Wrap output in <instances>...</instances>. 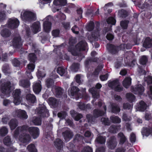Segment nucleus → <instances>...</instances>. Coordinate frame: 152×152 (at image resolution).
I'll list each match as a JSON object with an SVG mask.
<instances>
[{
    "mask_svg": "<svg viewBox=\"0 0 152 152\" xmlns=\"http://www.w3.org/2000/svg\"><path fill=\"white\" fill-rule=\"evenodd\" d=\"M120 129L119 126H112L110 127L109 129L110 132L113 133H116Z\"/></svg>",
    "mask_w": 152,
    "mask_h": 152,
    "instance_id": "obj_42",
    "label": "nucleus"
},
{
    "mask_svg": "<svg viewBox=\"0 0 152 152\" xmlns=\"http://www.w3.org/2000/svg\"><path fill=\"white\" fill-rule=\"evenodd\" d=\"M110 119L111 121L115 123H120L121 122V120L118 117L113 116L110 117Z\"/></svg>",
    "mask_w": 152,
    "mask_h": 152,
    "instance_id": "obj_41",
    "label": "nucleus"
},
{
    "mask_svg": "<svg viewBox=\"0 0 152 152\" xmlns=\"http://www.w3.org/2000/svg\"><path fill=\"white\" fill-rule=\"evenodd\" d=\"M105 137L98 135L96 140L98 143L104 144L105 142Z\"/></svg>",
    "mask_w": 152,
    "mask_h": 152,
    "instance_id": "obj_33",
    "label": "nucleus"
},
{
    "mask_svg": "<svg viewBox=\"0 0 152 152\" xmlns=\"http://www.w3.org/2000/svg\"><path fill=\"white\" fill-rule=\"evenodd\" d=\"M28 128V126L27 125H23L18 127L15 131L14 134L15 137H17L19 134L22 133L23 131L26 130Z\"/></svg>",
    "mask_w": 152,
    "mask_h": 152,
    "instance_id": "obj_18",
    "label": "nucleus"
},
{
    "mask_svg": "<svg viewBox=\"0 0 152 152\" xmlns=\"http://www.w3.org/2000/svg\"><path fill=\"white\" fill-rule=\"evenodd\" d=\"M118 137L120 138L119 144L123 145L126 140V139L122 133H120L118 134Z\"/></svg>",
    "mask_w": 152,
    "mask_h": 152,
    "instance_id": "obj_30",
    "label": "nucleus"
},
{
    "mask_svg": "<svg viewBox=\"0 0 152 152\" xmlns=\"http://www.w3.org/2000/svg\"><path fill=\"white\" fill-rule=\"evenodd\" d=\"M51 18L50 16L46 17L44 19L43 28L45 31L48 32L50 31L51 26V23L50 22Z\"/></svg>",
    "mask_w": 152,
    "mask_h": 152,
    "instance_id": "obj_5",
    "label": "nucleus"
},
{
    "mask_svg": "<svg viewBox=\"0 0 152 152\" xmlns=\"http://www.w3.org/2000/svg\"><path fill=\"white\" fill-rule=\"evenodd\" d=\"M29 133L33 136L34 138H36L39 135V129L36 127H30L28 129Z\"/></svg>",
    "mask_w": 152,
    "mask_h": 152,
    "instance_id": "obj_10",
    "label": "nucleus"
},
{
    "mask_svg": "<svg viewBox=\"0 0 152 152\" xmlns=\"http://www.w3.org/2000/svg\"><path fill=\"white\" fill-rule=\"evenodd\" d=\"M0 34L2 37L7 38L9 37L11 34L10 31L8 29L4 28L1 31Z\"/></svg>",
    "mask_w": 152,
    "mask_h": 152,
    "instance_id": "obj_22",
    "label": "nucleus"
},
{
    "mask_svg": "<svg viewBox=\"0 0 152 152\" xmlns=\"http://www.w3.org/2000/svg\"><path fill=\"white\" fill-rule=\"evenodd\" d=\"M19 24V22L18 19L16 18L9 19L8 23L9 27L13 29L17 28Z\"/></svg>",
    "mask_w": 152,
    "mask_h": 152,
    "instance_id": "obj_7",
    "label": "nucleus"
},
{
    "mask_svg": "<svg viewBox=\"0 0 152 152\" xmlns=\"http://www.w3.org/2000/svg\"><path fill=\"white\" fill-rule=\"evenodd\" d=\"M52 91L54 93L56 96L59 98L63 93V90L61 88L53 86L52 87Z\"/></svg>",
    "mask_w": 152,
    "mask_h": 152,
    "instance_id": "obj_9",
    "label": "nucleus"
},
{
    "mask_svg": "<svg viewBox=\"0 0 152 152\" xmlns=\"http://www.w3.org/2000/svg\"><path fill=\"white\" fill-rule=\"evenodd\" d=\"M139 61L140 63L142 65L146 64L148 61V58L145 56H143L141 57Z\"/></svg>",
    "mask_w": 152,
    "mask_h": 152,
    "instance_id": "obj_39",
    "label": "nucleus"
},
{
    "mask_svg": "<svg viewBox=\"0 0 152 152\" xmlns=\"http://www.w3.org/2000/svg\"><path fill=\"white\" fill-rule=\"evenodd\" d=\"M131 78L127 77L125 78L123 82V86L126 88H127L131 85Z\"/></svg>",
    "mask_w": 152,
    "mask_h": 152,
    "instance_id": "obj_25",
    "label": "nucleus"
},
{
    "mask_svg": "<svg viewBox=\"0 0 152 152\" xmlns=\"http://www.w3.org/2000/svg\"><path fill=\"white\" fill-rule=\"evenodd\" d=\"M18 121L15 119L11 120L9 123V125L11 130H13L18 125Z\"/></svg>",
    "mask_w": 152,
    "mask_h": 152,
    "instance_id": "obj_28",
    "label": "nucleus"
},
{
    "mask_svg": "<svg viewBox=\"0 0 152 152\" xmlns=\"http://www.w3.org/2000/svg\"><path fill=\"white\" fill-rule=\"evenodd\" d=\"M94 24L93 22L90 23L87 26L86 29L89 31H91L94 28Z\"/></svg>",
    "mask_w": 152,
    "mask_h": 152,
    "instance_id": "obj_55",
    "label": "nucleus"
},
{
    "mask_svg": "<svg viewBox=\"0 0 152 152\" xmlns=\"http://www.w3.org/2000/svg\"><path fill=\"white\" fill-rule=\"evenodd\" d=\"M6 15L4 12H0V22L2 21L5 19Z\"/></svg>",
    "mask_w": 152,
    "mask_h": 152,
    "instance_id": "obj_61",
    "label": "nucleus"
},
{
    "mask_svg": "<svg viewBox=\"0 0 152 152\" xmlns=\"http://www.w3.org/2000/svg\"><path fill=\"white\" fill-rule=\"evenodd\" d=\"M126 96L128 100L130 102L133 101L135 99L134 95L131 93H127Z\"/></svg>",
    "mask_w": 152,
    "mask_h": 152,
    "instance_id": "obj_47",
    "label": "nucleus"
},
{
    "mask_svg": "<svg viewBox=\"0 0 152 152\" xmlns=\"http://www.w3.org/2000/svg\"><path fill=\"white\" fill-rule=\"evenodd\" d=\"M32 31L34 34H36L40 30V24L37 22L33 24L31 27Z\"/></svg>",
    "mask_w": 152,
    "mask_h": 152,
    "instance_id": "obj_15",
    "label": "nucleus"
},
{
    "mask_svg": "<svg viewBox=\"0 0 152 152\" xmlns=\"http://www.w3.org/2000/svg\"><path fill=\"white\" fill-rule=\"evenodd\" d=\"M130 140L132 142H134L136 140V137L135 134L133 133L131 134L130 136Z\"/></svg>",
    "mask_w": 152,
    "mask_h": 152,
    "instance_id": "obj_64",
    "label": "nucleus"
},
{
    "mask_svg": "<svg viewBox=\"0 0 152 152\" xmlns=\"http://www.w3.org/2000/svg\"><path fill=\"white\" fill-rule=\"evenodd\" d=\"M144 91V88L141 85H136L134 88L132 92L135 94H142Z\"/></svg>",
    "mask_w": 152,
    "mask_h": 152,
    "instance_id": "obj_12",
    "label": "nucleus"
},
{
    "mask_svg": "<svg viewBox=\"0 0 152 152\" xmlns=\"http://www.w3.org/2000/svg\"><path fill=\"white\" fill-rule=\"evenodd\" d=\"M87 44L85 41L79 42L75 46V48L72 49L70 48H69V51L74 56H77L80 51L84 50L86 49Z\"/></svg>",
    "mask_w": 152,
    "mask_h": 152,
    "instance_id": "obj_2",
    "label": "nucleus"
},
{
    "mask_svg": "<svg viewBox=\"0 0 152 152\" xmlns=\"http://www.w3.org/2000/svg\"><path fill=\"white\" fill-rule=\"evenodd\" d=\"M117 144L115 137L114 136L112 137L109 139L107 142L109 148L111 149H114L115 148Z\"/></svg>",
    "mask_w": 152,
    "mask_h": 152,
    "instance_id": "obj_11",
    "label": "nucleus"
},
{
    "mask_svg": "<svg viewBox=\"0 0 152 152\" xmlns=\"http://www.w3.org/2000/svg\"><path fill=\"white\" fill-rule=\"evenodd\" d=\"M66 0H54L53 3L56 5H64L66 4Z\"/></svg>",
    "mask_w": 152,
    "mask_h": 152,
    "instance_id": "obj_40",
    "label": "nucleus"
},
{
    "mask_svg": "<svg viewBox=\"0 0 152 152\" xmlns=\"http://www.w3.org/2000/svg\"><path fill=\"white\" fill-rule=\"evenodd\" d=\"M41 82L39 81L37 82L34 83L33 85V90L36 94H39L42 89Z\"/></svg>",
    "mask_w": 152,
    "mask_h": 152,
    "instance_id": "obj_19",
    "label": "nucleus"
},
{
    "mask_svg": "<svg viewBox=\"0 0 152 152\" xmlns=\"http://www.w3.org/2000/svg\"><path fill=\"white\" fill-rule=\"evenodd\" d=\"M21 18L25 21H30L36 19L35 14L31 12L24 11L21 13Z\"/></svg>",
    "mask_w": 152,
    "mask_h": 152,
    "instance_id": "obj_3",
    "label": "nucleus"
},
{
    "mask_svg": "<svg viewBox=\"0 0 152 152\" xmlns=\"http://www.w3.org/2000/svg\"><path fill=\"white\" fill-rule=\"evenodd\" d=\"M107 48L112 54H116L119 50L118 47L117 46L108 44L107 45Z\"/></svg>",
    "mask_w": 152,
    "mask_h": 152,
    "instance_id": "obj_16",
    "label": "nucleus"
},
{
    "mask_svg": "<svg viewBox=\"0 0 152 152\" xmlns=\"http://www.w3.org/2000/svg\"><path fill=\"white\" fill-rule=\"evenodd\" d=\"M146 104L142 101H141L136 106V110L140 111H144L146 110Z\"/></svg>",
    "mask_w": 152,
    "mask_h": 152,
    "instance_id": "obj_13",
    "label": "nucleus"
},
{
    "mask_svg": "<svg viewBox=\"0 0 152 152\" xmlns=\"http://www.w3.org/2000/svg\"><path fill=\"white\" fill-rule=\"evenodd\" d=\"M112 112L115 113L119 112L120 111V109L118 105L115 104H113L112 105Z\"/></svg>",
    "mask_w": 152,
    "mask_h": 152,
    "instance_id": "obj_34",
    "label": "nucleus"
},
{
    "mask_svg": "<svg viewBox=\"0 0 152 152\" xmlns=\"http://www.w3.org/2000/svg\"><path fill=\"white\" fill-rule=\"evenodd\" d=\"M57 73L61 76H63L66 72V69L62 66L58 67L56 70Z\"/></svg>",
    "mask_w": 152,
    "mask_h": 152,
    "instance_id": "obj_35",
    "label": "nucleus"
},
{
    "mask_svg": "<svg viewBox=\"0 0 152 152\" xmlns=\"http://www.w3.org/2000/svg\"><path fill=\"white\" fill-rule=\"evenodd\" d=\"M103 107L105 110V112L98 110H94V115L95 117H98L99 116L103 115L105 113L106 110V107L104 105Z\"/></svg>",
    "mask_w": 152,
    "mask_h": 152,
    "instance_id": "obj_23",
    "label": "nucleus"
},
{
    "mask_svg": "<svg viewBox=\"0 0 152 152\" xmlns=\"http://www.w3.org/2000/svg\"><path fill=\"white\" fill-rule=\"evenodd\" d=\"M52 34L53 36L54 37H57L59 36V31L58 30H55L52 31Z\"/></svg>",
    "mask_w": 152,
    "mask_h": 152,
    "instance_id": "obj_60",
    "label": "nucleus"
},
{
    "mask_svg": "<svg viewBox=\"0 0 152 152\" xmlns=\"http://www.w3.org/2000/svg\"><path fill=\"white\" fill-rule=\"evenodd\" d=\"M13 45L16 48H19L22 45V41L21 38L19 36L15 37L13 39Z\"/></svg>",
    "mask_w": 152,
    "mask_h": 152,
    "instance_id": "obj_14",
    "label": "nucleus"
},
{
    "mask_svg": "<svg viewBox=\"0 0 152 152\" xmlns=\"http://www.w3.org/2000/svg\"><path fill=\"white\" fill-rule=\"evenodd\" d=\"M82 152H92L91 148L89 146L84 147L82 151Z\"/></svg>",
    "mask_w": 152,
    "mask_h": 152,
    "instance_id": "obj_62",
    "label": "nucleus"
},
{
    "mask_svg": "<svg viewBox=\"0 0 152 152\" xmlns=\"http://www.w3.org/2000/svg\"><path fill=\"white\" fill-rule=\"evenodd\" d=\"M54 82L53 80L50 79H48L46 81V84L47 87L48 88H50L52 86Z\"/></svg>",
    "mask_w": 152,
    "mask_h": 152,
    "instance_id": "obj_50",
    "label": "nucleus"
},
{
    "mask_svg": "<svg viewBox=\"0 0 152 152\" xmlns=\"http://www.w3.org/2000/svg\"><path fill=\"white\" fill-rule=\"evenodd\" d=\"M108 86L114 89L116 91H120L122 89V88L120 85L119 83L118 80H114L110 82L108 84Z\"/></svg>",
    "mask_w": 152,
    "mask_h": 152,
    "instance_id": "obj_4",
    "label": "nucleus"
},
{
    "mask_svg": "<svg viewBox=\"0 0 152 152\" xmlns=\"http://www.w3.org/2000/svg\"><path fill=\"white\" fill-rule=\"evenodd\" d=\"M12 63L14 66H19L20 64V62L18 59L15 58L12 61Z\"/></svg>",
    "mask_w": 152,
    "mask_h": 152,
    "instance_id": "obj_57",
    "label": "nucleus"
},
{
    "mask_svg": "<svg viewBox=\"0 0 152 152\" xmlns=\"http://www.w3.org/2000/svg\"><path fill=\"white\" fill-rule=\"evenodd\" d=\"M16 115L19 117L24 119H26L28 118V115L26 112L25 110H21L16 111Z\"/></svg>",
    "mask_w": 152,
    "mask_h": 152,
    "instance_id": "obj_17",
    "label": "nucleus"
},
{
    "mask_svg": "<svg viewBox=\"0 0 152 152\" xmlns=\"http://www.w3.org/2000/svg\"><path fill=\"white\" fill-rule=\"evenodd\" d=\"M8 132V130L5 127L3 126L0 129V135L1 136H4Z\"/></svg>",
    "mask_w": 152,
    "mask_h": 152,
    "instance_id": "obj_37",
    "label": "nucleus"
},
{
    "mask_svg": "<svg viewBox=\"0 0 152 152\" xmlns=\"http://www.w3.org/2000/svg\"><path fill=\"white\" fill-rule=\"evenodd\" d=\"M72 30L73 33L75 34H78L79 33V28L76 25H75L72 28Z\"/></svg>",
    "mask_w": 152,
    "mask_h": 152,
    "instance_id": "obj_63",
    "label": "nucleus"
},
{
    "mask_svg": "<svg viewBox=\"0 0 152 152\" xmlns=\"http://www.w3.org/2000/svg\"><path fill=\"white\" fill-rule=\"evenodd\" d=\"M3 142L4 144L8 146L11 145V142L9 136H7L4 139Z\"/></svg>",
    "mask_w": 152,
    "mask_h": 152,
    "instance_id": "obj_49",
    "label": "nucleus"
},
{
    "mask_svg": "<svg viewBox=\"0 0 152 152\" xmlns=\"http://www.w3.org/2000/svg\"><path fill=\"white\" fill-rule=\"evenodd\" d=\"M144 47L146 48H149L152 46V39L147 37L146 38L143 44Z\"/></svg>",
    "mask_w": 152,
    "mask_h": 152,
    "instance_id": "obj_24",
    "label": "nucleus"
},
{
    "mask_svg": "<svg viewBox=\"0 0 152 152\" xmlns=\"http://www.w3.org/2000/svg\"><path fill=\"white\" fill-rule=\"evenodd\" d=\"M63 134L66 142L69 141L73 136L72 132L70 130H66L63 133Z\"/></svg>",
    "mask_w": 152,
    "mask_h": 152,
    "instance_id": "obj_20",
    "label": "nucleus"
},
{
    "mask_svg": "<svg viewBox=\"0 0 152 152\" xmlns=\"http://www.w3.org/2000/svg\"><path fill=\"white\" fill-rule=\"evenodd\" d=\"M152 132L149 128H144L142 131V133L143 136H148L151 134H152Z\"/></svg>",
    "mask_w": 152,
    "mask_h": 152,
    "instance_id": "obj_38",
    "label": "nucleus"
},
{
    "mask_svg": "<svg viewBox=\"0 0 152 152\" xmlns=\"http://www.w3.org/2000/svg\"><path fill=\"white\" fill-rule=\"evenodd\" d=\"M0 91L3 95L9 96L11 91V83L4 80H1Z\"/></svg>",
    "mask_w": 152,
    "mask_h": 152,
    "instance_id": "obj_1",
    "label": "nucleus"
},
{
    "mask_svg": "<svg viewBox=\"0 0 152 152\" xmlns=\"http://www.w3.org/2000/svg\"><path fill=\"white\" fill-rule=\"evenodd\" d=\"M14 99L13 102L15 105H18L20 103L21 101L20 97L14 98Z\"/></svg>",
    "mask_w": 152,
    "mask_h": 152,
    "instance_id": "obj_59",
    "label": "nucleus"
},
{
    "mask_svg": "<svg viewBox=\"0 0 152 152\" xmlns=\"http://www.w3.org/2000/svg\"><path fill=\"white\" fill-rule=\"evenodd\" d=\"M28 58L31 62L34 63L37 59V57L34 53H31L28 55Z\"/></svg>",
    "mask_w": 152,
    "mask_h": 152,
    "instance_id": "obj_36",
    "label": "nucleus"
},
{
    "mask_svg": "<svg viewBox=\"0 0 152 152\" xmlns=\"http://www.w3.org/2000/svg\"><path fill=\"white\" fill-rule=\"evenodd\" d=\"M32 122L35 125H40L42 123L41 119L38 117H33Z\"/></svg>",
    "mask_w": 152,
    "mask_h": 152,
    "instance_id": "obj_31",
    "label": "nucleus"
},
{
    "mask_svg": "<svg viewBox=\"0 0 152 152\" xmlns=\"http://www.w3.org/2000/svg\"><path fill=\"white\" fill-rule=\"evenodd\" d=\"M74 113V111L73 110L71 111H70V113L72 115V116L75 117V119L76 121H78L83 117L82 115L80 114H77L75 115L73 114Z\"/></svg>",
    "mask_w": 152,
    "mask_h": 152,
    "instance_id": "obj_43",
    "label": "nucleus"
},
{
    "mask_svg": "<svg viewBox=\"0 0 152 152\" xmlns=\"http://www.w3.org/2000/svg\"><path fill=\"white\" fill-rule=\"evenodd\" d=\"M101 121L105 125H109L110 124V122L107 118H102L101 119Z\"/></svg>",
    "mask_w": 152,
    "mask_h": 152,
    "instance_id": "obj_56",
    "label": "nucleus"
},
{
    "mask_svg": "<svg viewBox=\"0 0 152 152\" xmlns=\"http://www.w3.org/2000/svg\"><path fill=\"white\" fill-rule=\"evenodd\" d=\"M26 99L29 102L34 103L36 101V99L34 95L31 94H28L27 95Z\"/></svg>",
    "mask_w": 152,
    "mask_h": 152,
    "instance_id": "obj_26",
    "label": "nucleus"
},
{
    "mask_svg": "<svg viewBox=\"0 0 152 152\" xmlns=\"http://www.w3.org/2000/svg\"><path fill=\"white\" fill-rule=\"evenodd\" d=\"M20 89H17L15 90L13 92V97H20Z\"/></svg>",
    "mask_w": 152,
    "mask_h": 152,
    "instance_id": "obj_53",
    "label": "nucleus"
},
{
    "mask_svg": "<svg viewBox=\"0 0 152 152\" xmlns=\"http://www.w3.org/2000/svg\"><path fill=\"white\" fill-rule=\"evenodd\" d=\"M79 67V64L78 63H73L71 66V70L73 72L77 71Z\"/></svg>",
    "mask_w": 152,
    "mask_h": 152,
    "instance_id": "obj_45",
    "label": "nucleus"
},
{
    "mask_svg": "<svg viewBox=\"0 0 152 152\" xmlns=\"http://www.w3.org/2000/svg\"><path fill=\"white\" fill-rule=\"evenodd\" d=\"M27 149L29 151L31 152H36L37 151L35 145L33 144H30L28 145Z\"/></svg>",
    "mask_w": 152,
    "mask_h": 152,
    "instance_id": "obj_44",
    "label": "nucleus"
},
{
    "mask_svg": "<svg viewBox=\"0 0 152 152\" xmlns=\"http://www.w3.org/2000/svg\"><path fill=\"white\" fill-rule=\"evenodd\" d=\"M118 15L122 18L126 17L128 15V12L125 10H122L118 12Z\"/></svg>",
    "mask_w": 152,
    "mask_h": 152,
    "instance_id": "obj_46",
    "label": "nucleus"
},
{
    "mask_svg": "<svg viewBox=\"0 0 152 152\" xmlns=\"http://www.w3.org/2000/svg\"><path fill=\"white\" fill-rule=\"evenodd\" d=\"M107 21L108 24H110L112 25H115L116 22L115 20L112 17H110L107 19Z\"/></svg>",
    "mask_w": 152,
    "mask_h": 152,
    "instance_id": "obj_51",
    "label": "nucleus"
},
{
    "mask_svg": "<svg viewBox=\"0 0 152 152\" xmlns=\"http://www.w3.org/2000/svg\"><path fill=\"white\" fill-rule=\"evenodd\" d=\"M89 92L91 93L93 98L94 99H98L99 97V95L96 89L94 88H92L89 90Z\"/></svg>",
    "mask_w": 152,
    "mask_h": 152,
    "instance_id": "obj_27",
    "label": "nucleus"
},
{
    "mask_svg": "<svg viewBox=\"0 0 152 152\" xmlns=\"http://www.w3.org/2000/svg\"><path fill=\"white\" fill-rule=\"evenodd\" d=\"M129 23V21L128 20H124L121 21L120 23V25L121 27L124 29L127 28L128 26V24Z\"/></svg>",
    "mask_w": 152,
    "mask_h": 152,
    "instance_id": "obj_48",
    "label": "nucleus"
},
{
    "mask_svg": "<svg viewBox=\"0 0 152 152\" xmlns=\"http://www.w3.org/2000/svg\"><path fill=\"white\" fill-rule=\"evenodd\" d=\"M79 89L77 87L73 86L72 87L70 90H68V92L69 94L72 96L77 95L79 97L80 95L79 93Z\"/></svg>",
    "mask_w": 152,
    "mask_h": 152,
    "instance_id": "obj_21",
    "label": "nucleus"
},
{
    "mask_svg": "<svg viewBox=\"0 0 152 152\" xmlns=\"http://www.w3.org/2000/svg\"><path fill=\"white\" fill-rule=\"evenodd\" d=\"M19 140L20 142L23 143L27 144L30 141L31 137L28 134L23 133L20 135Z\"/></svg>",
    "mask_w": 152,
    "mask_h": 152,
    "instance_id": "obj_8",
    "label": "nucleus"
},
{
    "mask_svg": "<svg viewBox=\"0 0 152 152\" xmlns=\"http://www.w3.org/2000/svg\"><path fill=\"white\" fill-rule=\"evenodd\" d=\"M37 112L38 114L42 117L49 116L48 112L44 105H42L40 107L37 109Z\"/></svg>",
    "mask_w": 152,
    "mask_h": 152,
    "instance_id": "obj_6",
    "label": "nucleus"
},
{
    "mask_svg": "<svg viewBox=\"0 0 152 152\" xmlns=\"http://www.w3.org/2000/svg\"><path fill=\"white\" fill-rule=\"evenodd\" d=\"M34 63H30L28 65L27 71L29 72H33L35 68V65Z\"/></svg>",
    "mask_w": 152,
    "mask_h": 152,
    "instance_id": "obj_52",
    "label": "nucleus"
},
{
    "mask_svg": "<svg viewBox=\"0 0 152 152\" xmlns=\"http://www.w3.org/2000/svg\"><path fill=\"white\" fill-rule=\"evenodd\" d=\"M54 143L55 145L58 149H61L63 148V142L60 139H57Z\"/></svg>",
    "mask_w": 152,
    "mask_h": 152,
    "instance_id": "obj_29",
    "label": "nucleus"
},
{
    "mask_svg": "<svg viewBox=\"0 0 152 152\" xmlns=\"http://www.w3.org/2000/svg\"><path fill=\"white\" fill-rule=\"evenodd\" d=\"M19 85L23 87L27 88L29 86L30 83L27 80H22L20 81Z\"/></svg>",
    "mask_w": 152,
    "mask_h": 152,
    "instance_id": "obj_32",
    "label": "nucleus"
},
{
    "mask_svg": "<svg viewBox=\"0 0 152 152\" xmlns=\"http://www.w3.org/2000/svg\"><path fill=\"white\" fill-rule=\"evenodd\" d=\"M57 102L56 99L53 97H50L49 99V103L53 105L56 104Z\"/></svg>",
    "mask_w": 152,
    "mask_h": 152,
    "instance_id": "obj_54",
    "label": "nucleus"
},
{
    "mask_svg": "<svg viewBox=\"0 0 152 152\" xmlns=\"http://www.w3.org/2000/svg\"><path fill=\"white\" fill-rule=\"evenodd\" d=\"M145 80L147 81L148 84H152V77L148 76L145 78Z\"/></svg>",
    "mask_w": 152,
    "mask_h": 152,
    "instance_id": "obj_58",
    "label": "nucleus"
}]
</instances>
